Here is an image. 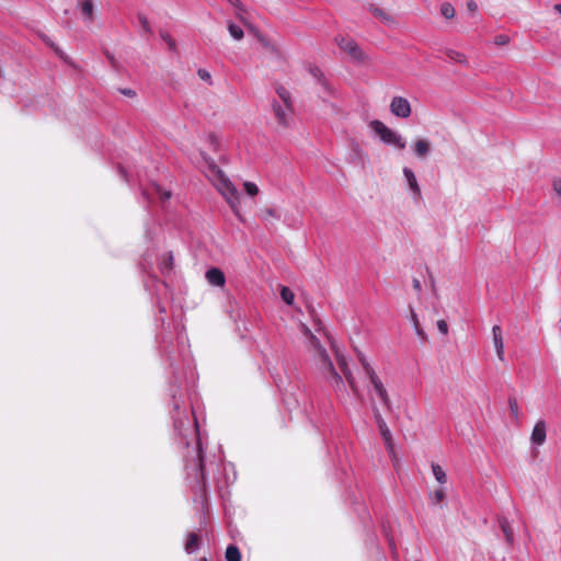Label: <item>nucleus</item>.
<instances>
[{
	"label": "nucleus",
	"mask_w": 561,
	"mask_h": 561,
	"mask_svg": "<svg viewBox=\"0 0 561 561\" xmlns=\"http://www.w3.org/2000/svg\"><path fill=\"white\" fill-rule=\"evenodd\" d=\"M302 330L305 335L309 339L310 344L314 348L317 356L320 362V367L323 373V375L328 378L330 381V385L333 389L336 391H343L344 390V382L341 377V375L335 370L331 359L329 358V355L327 351L322 347L320 344V341L317 339V336L310 331L308 327L302 324Z\"/></svg>",
	"instance_id": "f257e3e1"
},
{
	"label": "nucleus",
	"mask_w": 561,
	"mask_h": 561,
	"mask_svg": "<svg viewBox=\"0 0 561 561\" xmlns=\"http://www.w3.org/2000/svg\"><path fill=\"white\" fill-rule=\"evenodd\" d=\"M209 176L218 192L225 197L232 211L241 219L239 210V193L230 180L224 174V172L215 164L214 161L209 163Z\"/></svg>",
	"instance_id": "f03ea898"
},
{
	"label": "nucleus",
	"mask_w": 561,
	"mask_h": 561,
	"mask_svg": "<svg viewBox=\"0 0 561 561\" xmlns=\"http://www.w3.org/2000/svg\"><path fill=\"white\" fill-rule=\"evenodd\" d=\"M194 456L187 459L186 468L193 471L196 480H198L199 492L202 496H206V477L204 466V455L199 439H196Z\"/></svg>",
	"instance_id": "7ed1b4c3"
},
{
	"label": "nucleus",
	"mask_w": 561,
	"mask_h": 561,
	"mask_svg": "<svg viewBox=\"0 0 561 561\" xmlns=\"http://www.w3.org/2000/svg\"><path fill=\"white\" fill-rule=\"evenodd\" d=\"M370 128L387 144L402 150L407 146V140L391 128L386 126L382 122L375 119L370 122Z\"/></svg>",
	"instance_id": "20e7f679"
},
{
	"label": "nucleus",
	"mask_w": 561,
	"mask_h": 561,
	"mask_svg": "<svg viewBox=\"0 0 561 561\" xmlns=\"http://www.w3.org/2000/svg\"><path fill=\"white\" fill-rule=\"evenodd\" d=\"M359 360H360V363L363 365L365 374L367 375V377L369 378V380H370V382H371V385L374 387V390H375L376 394L379 397L380 401L386 407V409L390 410L391 409V401H390V398L388 396V392H387L382 381L377 376V374L375 373L374 368L366 362V359L364 357L360 356Z\"/></svg>",
	"instance_id": "39448f33"
},
{
	"label": "nucleus",
	"mask_w": 561,
	"mask_h": 561,
	"mask_svg": "<svg viewBox=\"0 0 561 561\" xmlns=\"http://www.w3.org/2000/svg\"><path fill=\"white\" fill-rule=\"evenodd\" d=\"M335 43L340 49L345 51L352 59L359 62L365 61L366 55L354 39L350 37L337 36L335 38Z\"/></svg>",
	"instance_id": "423d86ee"
},
{
	"label": "nucleus",
	"mask_w": 561,
	"mask_h": 561,
	"mask_svg": "<svg viewBox=\"0 0 561 561\" xmlns=\"http://www.w3.org/2000/svg\"><path fill=\"white\" fill-rule=\"evenodd\" d=\"M389 107L391 114L399 118H408L412 113L410 102L403 96H393Z\"/></svg>",
	"instance_id": "0eeeda50"
},
{
	"label": "nucleus",
	"mask_w": 561,
	"mask_h": 561,
	"mask_svg": "<svg viewBox=\"0 0 561 561\" xmlns=\"http://www.w3.org/2000/svg\"><path fill=\"white\" fill-rule=\"evenodd\" d=\"M272 108L278 125L282 127H287L289 125V117L293 111V105H285L273 102Z\"/></svg>",
	"instance_id": "6e6552de"
},
{
	"label": "nucleus",
	"mask_w": 561,
	"mask_h": 561,
	"mask_svg": "<svg viewBox=\"0 0 561 561\" xmlns=\"http://www.w3.org/2000/svg\"><path fill=\"white\" fill-rule=\"evenodd\" d=\"M336 362H337V365H339L341 371L343 373L347 383L350 385L352 391L355 394H357L358 389H357L354 376L347 366L345 357L343 355H341L340 353H336Z\"/></svg>",
	"instance_id": "1a4fd4ad"
},
{
	"label": "nucleus",
	"mask_w": 561,
	"mask_h": 561,
	"mask_svg": "<svg viewBox=\"0 0 561 561\" xmlns=\"http://www.w3.org/2000/svg\"><path fill=\"white\" fill-rule=\"evenodd\" d=\"M78 8L84 22L88 24L92 23L96 12L94 0H78Z\"/></svg>",
	"instance_id": "9d476101"
},
{
	"label": "nucleus",
	"mask_w": 561,
	"mask_h": 561,
	"mask_svg": "<svg viewBox=\"0 0 561 561\" xmlns=\"http://www.w3.org/2000/svg\"><path fill=\"white\" fill-rule=\"evenodd\" d=\"M492 336H493V343L496 351V355L499 359H504V342H503V335H502V329L500 325H494L492 328Z\"/></svg>",
	"instance_id": "9b49d317"
},
{
	"label": "nucleus",
	"mask_w": 561,
	"mask_h": 561,
	"mask_svg": "<svg viewBox=\"0 0 561 561\" xmlns=\"http://www.w3.org/2000/svg\"><path fill=\"white\" fill-rule=\"evenodd\" d=\"M206 279L210 285L219 287L224 286L226 282L224 272L217 267H211L206 272Z\"/></svg>",
	"instance_id": "f8f14e48"
},
{
	"label": "nucleus",
	"mask_w": 561,
	"mask_h": 561,
	"mask_svg": "<svg viewBox=\"0 0 561 561\" xmlns=\"http://www.w3.org/2000/svg\"><path fill=\"white\" fill-rule=\"evenodd\" d=\"M310 73L323 88L324 92H327L330 95L334 94V89L330 85L321 69H319L318 67H310Z\"/></svg>",
	"instance_id": "ddd939ff"
},
{
	"label": "nucleus",
	"mask_w": 561,
	"mask_h": 561,
	"mask_svg": "<svg viewBox=\"0 0 561 561\" xmlns=\"http://www.w3.org/2000/svg\"><path fill=\"white\" fill-rule=\"evenodd\" d=\"M374 417H375V421L377 423V426H378V430H379V433H380L382 439L389 440V438L392 437L391 432H390L388 425L386 424L381 413L379 412V410L377 408H374Z\"/></svg>",
	"instance_id": "4468645a"
},
{
	"label": "nucleus",
	"mask_w": 561,
	"mask_h": 561,
	"mask_svg": "<svg viewBox=\"0 0 561 561\" xmlns=\"http://www.w3.org/2000/svg\"><path fill=\"white\" fill-rule=\"evenodd\" d=\"M546 423L538 421L531 433V442L536 445H542L546 442Z\"/></svg>",
	"instance_id": "2eb2a0df"
},
{
	"label": "nucleus",
	"mask_w": 561,
	"mask_h": 561,
	"mask_svg": "<svg viewBox=\"0 0 561 561\" xmlns=\"http://www.w3.org/2000/svg\"><path fill=\"white\" fill-rule=\"evenodd\" d=\"M159 268L163 275H169L172 273L174 268V256L172 252H168L161 255Z\"/></svg>",
	"instance_id": "dca6fc26"
},
{
	"label": "nucleus",
	"mask_w": 561,
	"mask_h": 561,
	"mask_svg": "<svg viewBox=\"0 0 561 561\" xmlns=\"http://www.w3.org/2000/svg\"><path fill=\"white\" fill-rule=\"evenodd\" d=\"M412 148L417 158L425 159L431 150V144L427 139H417Z\"/></svg>",
	"instance_id": "f3484780"
},
{
	"label": "nucleus",
	"mask_w": 561,
	"mask_h": 561,
	"mask_svg": "<svg viewBox=\"0 0 561 561\" xmlns=\"http://www.w3.org/2000/svg\"><path fill=\"white\" fill-rule=\"evenodd\" d=\"M403 174L408 181V184H409V187L410 190L413 192V194L420 198L421 197V190H420V186L417 184V180L415 178V174L413 173V171L409 168H404L403 169Z\"/></svg>",
	"instance_id": "a211bd4d"
},
{
	"label": "nucleus",
	"mask_w": 561,
	"mask_h": 561,
	"mask_svg": "<svg viewBox=\"0 0 561 561\" xmlns=\"http://www.w3.org/2000/svg\"><path fill=\"white\" fill-rule=\"evenodd\" d=\"M369 11L377 18L379 19L383 24H393L394 23V20L393 18L391 16V14H389L387 11H385L383 9L379 8V7H376V5H373L370 4L369 5Z\"/></svg>",
	"instance_id": "6ab92c4d"
},
{
	"label": "nucleus",
	"mask_w": 561,
	"mask_h": 561,
	"mask_svg": "<svg viewBox=\"0 0 561 561\" xmlns=\"http://www.w3.org/2000/svg\"><path fill=\"white\" fill-rule=\"evenodd\" d=\"M410 320L413 324V328H414V331L416 333V335L422 339L423 341H425L427 339V335L425 333V331L423 330V328L421 327V323H420V320L417 318V314L415 313L414 309L412 307H410Z\"/></svg>",
	"instance_id": "aec40b11"
},
{
	"label": "nucleus",
	"mask_w": 561,
	"mask_h": 561,
	"mask_svg": "<svg viewBox=\"0 0 561 561\" xmlns=\"http://www.w3.org/2000/svg\"><path fill=\"white\" fill-rule=\"evenodd\" d=\"M201 537L196 533H190L187 535L186 541H185V551L187 553H193L195 550H197L199 546Z\"/></svg>",
	"instance_id": "412c9836"
},
{
	"label": "nucleus",
	"mask_w": 561,
	"mask_h": 561,
	"mask_svg": "<svg viewBox=\"0 0 561 561\" xmlns=\"http://www.w3.org/2000/svg\"><path fill=\"white\" fill-rule=\"evenodd\" d=\"M500 527L504 534L505 540L508 545H513L514 541V535L512 527L506 518L500 519Z\"/></svg>",
	"instance_id": "4be33fe9"
},
{
	"label": "nucleus",
	"mask_w": 561,
	"mask_h": 561,
	"mask_svg": "<svg viewBox=\"0 0 561 561\" xmlns=\"http://www.w3.org/2000/svg\"><path fill=\"white\" fill-rule=\"evenodd\" d=\"M225 558L227 561H241V552L234 545H230L226 549Z\"/></svg>",
	"instance_id": "5701e85b"
},
{
	"label": "nucleus",
	"mask_w": 561,
	"mask_h": 561,
	"mask_svg": "<svg viewBox=\"0 0 561 561\" xmlns=\"http://www.w3.org/2000/svg\"><path fill=\"white\" fill-rule=\"evenodd\" d=\"M446 56L455 61V62H458V64H461V65H467V58L466 56L460 53V51H457V50H454V49H447L446 50Z\"/></svg>",
	"instance_id": "b1692460"
},
{
	"label": "nucleus",
	"mask_w": 561,
	"mask_h": 561,
	"mask_svg": "<svg viewBox=\"0 0 561 561\" xmlns=\"http://www.w3.org/2000/svg\"><path fill=\"white\" fill-rule=\"evenodd\" d=\"M432 471H433V474H434L435 479L437 480V482H439L440 484L446 483V481H447L446 472L439 465L432 463Z\"/></svg>",
	"instance_id": "393cba45"
},
{
	"label": "nucleus",
	"mask_w": 561,
	"mask_h": 561,
	"mask_svg": "<svg viewBox=\"0 0 561 561\" xmlns=\"http://www.w3.org/2000/svg\"><path fill=\"white\" fill-rule=\"evenodd\" d=\"M280 297L287 305H293L295 299L294 293L286 286L280 288Z\"/></svg>",
	"instance_id": "a878e982"
},
{
	"label": "nucleus",
	"mask_w": 561,
	"mask_h": 561,
	"mask_svg": "<svg viewBox=\"0 0 561 561\" xmlns=\"http://www.w3.org/2000/svg\"><path fill=\"white\" fill-rule=\"evenodd\" d=\"M445 497H446V494H445V490L443 488L435 490L431 494V501L433 504L442 503L445 500Z\"/></svg>",
	"instance_id": "bb28decb"
},
{
	"label": "nucleus",
	"mask_w": 561,
	"mask_h": 561,
	"mask_svg": "<svg viewBox=\"0 0 561 561\" xmlns=\"http://www.w3.org/2000/svg\"><path fill=\"white\" fill-rule=\"evenodd\" d=\"M228 30H229V33L230 35L234 38V39H242L243 38V31L240 26L233 24V23H230L229 26H228Z\"/></svg>",
	"instance_id": "cd10ccee"
},
{
	"label": "nucleus",
	"mask_w": 561,
	"mask_h": 561,
	"mask_svg": "<svg viewBox=\"0 0 561 561\" xmlns=\"http://www.w3.org/2000/svg\"><path fill=\"white\" fill-rule=\"evenodd\" d=\"M276 91H277L278 96L283 101V104L293 105L290 93L284 87H278Z\"/></svg>",
	"instance_id": "c85d7f7f"
},
{
	"label": "nucleus",
	"mask_w": 561,
	"mask_h": 561,
	"mask_svg": "<svg viewBox=\"0 0 561 561\" xmlns=\"http://www.w3.org/2000/svg\"><path fill=\"white\" fill-rule=\"evenodd\" d=\"M440 13L446 18V19H453L455 16V8L446 2V3H443L440 5Z\"/></svg>",
	"instance_id": "c756f323"
},
{
	"label": "nucleus",
	"mask_w": 561,
	"mask_h": 561,
	"mask_svg": "<svg viewBox=\"0 0 561 561\" xmlns=\"http://www.w3.org/2000/svg\"><path fill=\"white\" fill-rule=\"evenodd\" d=\"M277 213L274 208L272 207H266L264 208L262 211H261V218L265 221L272 219V218H277Z\"/></svg>",
	"instance_id": "7c9ffc66"
},
{
	"label": "nucleus",
	"mask_w": 561,
	"mask_h": 561,
	"mask_svg": "<svg viewBox=\"0 0 561 561\" xmlns=\"http://www.w3.org/2000/svg\"><path fill=\"white\" fill-rule=\"evenodd\" d=\"M247 194L250 196H256L259 194V187L253 182H244L243 184Z\"/></svg>",
	"instance_id": "2f4dec72"
},
{
	"label": "nucleus",
	"mask_w": 561,
	"mask_h": 561,
	"mask_svg": "<svg viewBox=\"0 0 561 561\" xmlns=\"http://www.w3.org/2000/svg\"><path fill=\"white\" fill-rule=\"evenodd\" d=\"M138 21H139L140 25H141L142 30H144L146 33H149V34H151V33H152L151 27H150V24H149V21H148V19L146 18V15H144V14L139 13V14H138Z\"/></svg>",
	"instance_id": "473e14b6"
},
{
	"label": "nucleus",
	"mask_w": 561,
	"mask_h": 561,
	"mask_svg": "<svg viewBox=\"0 0 561 561\" xmlns=\"http://www.w3.org/2000/svg\"><path fill=\"white\" fill-rule=\"evenodd\" d=\"M508 405H510V410H511L512 414L515 417H517L518 416V412H519V408H518V403H517L516 398H510L508 399Z\"/></svg>",
	"instance_id": "72a5a7b5"
},
{
	"label": "nucleus",
	"mask_w": 561,
	"mask_h": 561,
	"mask_svg": "<svg viewBox=\"0 0 561 561\" xmlns=\"http://www.w3.org/2000/svg\"><path fill=\"white\" fill-rule=\"evenodd\" d=\"M510 42V37L505 34H499L494 37V44L497 46H504Z\"/></svg>",
	"instance_id": "f704fd0d"
},
{
	"label": "nucleus",
	"mask_w": 561,
	"mask_h": 561,
	"mask_svg": "<svg viewBox=\"0 0 561 561\" xmlns=\"http://www.w3.org/2000/svg\"><path fill=\"white\" fill-rule=\"evenodd\" d=\"M197 75L204 81L210 82L211 80V76L206 69H198Z\"/></svg>",
	"instance_id": "c9c22d12"
},
{
	"label": "nucleus",
	"mask_w": 561,
	"mask_h": 561,
	"mask_svg": "<svg viewBox=\"0 0 561 561\" xmlns=\"http://www.w3.org/2000/svg\"><path fill=\"white\" fill-rule=\"evenodd\" d=\"M437 328L439 330L440 333L443 334H447L448 333V324L445 320H438L437 321Z\"/></svg>",
	"instance_id": "e433bc0d"
},
{
	"label": "nucleus",
	"mask_w": 561,
	"mask_h": 561,
	"mask_svg": "<svg viewBox=\"0 0 561 561\" xmlns=\"http://www.w3.org/2000/svg\"><path fill=\"white\" fill-rule=\"evenodd\" d=\"M156 191H157V193L160 194V198L162 201H167V199H169L171 197V193L169 191H163L158 185L156 186Z\"/></svg>",
	"instance_id": "4c0bfd02"
},
{
	"label": "nucleus",
	"mask_w": 561,
	"mask_h": 561,
	"mask_svg": "<svg viewBox=\"0 0 561 561\" xmlns=\"http://www.w3.org/2000/svg\"><path fill=\"white\" fill-rule=\"evenodd\" d=\"M385 442V445H386V448L387 450L389 451V454L394 457V446H393V440H392V437L389 438V440H383Z\"/></svg>",
	"instance_id": "58836bf2"
},
{
	"label": "nucleus",
	"mask_w": 561,
	"mask_h": 561,
	"mask_svg": "<svg viewBox=\"0 0 561 561\" xmlns=\"http://www.w3.org/2000/svg\"><path fill=\"white\" fill-rule=\"evenodd\" d=\"M552 186H553V191L556 192V194L561 197V180L560 179L553 180Z\"/></svg>",
	"instance_id": "ea45409f"
},
{
	"label": "nucleus",
	"mask_w": 561,
	"mask_h": 561,
	"mask_svg": "<svg viewBox=\"0 0 561 561\" xmlns=\"http://www.w3.org/2000/svg\"><path fill=\"white\" fill-rule=\"evenodd\" d=\"M119 92L125 95V96H128V98H135L136 96V92L133 90V89H119Z\"/></svg>",
	"instance_id": "a19ab883"
},
{
	"label": "nucleus",
	"mask_w": 561,
	"mask_h": 561,
	"mask_svg": "<svg viewBox=\"0 0 561 561\" xmlns=\"http://www.w3.org/2000/svg\"><path fill=\"white\" fill-rule=\"evenodd\" d=\"M466 7L472 13L478 10V5H477L474 0H468L467 3H466Z\"/></svg>",
	"instance_id": "79ce46f5"
},
{
	"label": "nucleus",
	"mask_w": 561,
	"mask_h": 561,
	"mask_svg": "<svg viewBox=\"0 0 561 561\" xmlns=\"http://www.w3.org/2000/svg\"><path fill=\"white\" fill-rule=\"evenodd\" d=\"M162 38L168 43L171 49L175 48V42L168 35H162Z\"/></svg>",
	"instance_id": "37998d69"
},
{
	"label": "nucleus",
	"mask_w": 561,
	"mask_h": 561,
	"mask_svg": "<svg viewBox=\"0 0 561 561\" xmlns=\"http://www.w3.org/2000/svg\"><path fill=\"white\" fill-rule=\"evenodd\" d=\"M412 286H413L414 290H416V291H421V289H422L421 282L417 278H414L412 280Z\"/></svg>",
	"instance_id": "c03bdc74"
},
{
	"label": "nucleus",
	"mask_w": 561,
	"mask_h": 561,
	"mask_svg": "<svg viewBox=\"0 0 561 561\" xmlns=\"http://www.w3.org/2000/svg\"><path fill=\"white\" fill-rule=\"evenodd\" d=\"M353 150H354L355 152H357L358 154H360V153H362V149H360V147H359V145H358V144H355V145L353 146Z\"/></svg>",
	"instance_id": "a18cd8bd"
},
{
	"label": "nucleus",
	"mask_w": 561,
	"mask_h": 561,
	"mask_svg": "<svg viewBox=\"0 0 561 561\" xmlns=\"http://www.w3.org/2000/svg\"><path fill=\"white\" fill-rule=\"evenodd\" d=\"M231 4H233L234 7H238L239 5V0H229Z\"/></svg>",
	"instance_id": "49530a36"
},
{
	"label": "nucleus",
	"mask_w": 561,
	"mask_h": 561,
	"mask_svg": "<svg viewBox=\"0 0 561 561\" xmlns=\"http://www.w3.org/2000/svg\"><path fill=\"white\" fill-rule=\"evenodd\" d=\"M554 10L561 14V4H556Z\"/></svg>",
	"instance_id": "de8ad7c7"
},
{
	"label": "nucleus",
	"mask_w": 561,
	"mask_h": 561,
	"mask_svg": "<svg viewBox=\"0 0 561 561\" xmlns=\"http://www.w3.org/2000/svg\"><path fill=\"white\" fill-rule=\"evenodd\" d=\"M201 561H208L206 558H203Z\"/></svg>",
	"instance_id": "09e8293b"
}]
</instances>
